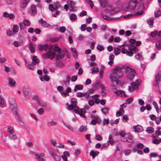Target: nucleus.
<instances>
[{"label":"nucleus","instance_id":"obj_41","mask_svg":"<svg viewBox=\"0 0 161 161\" xmlns=\"http://www.w3.org/2000/svg\"><path fill=\"white\" fill-rule=\"evenodd\" d=\"M54 52H58V53L61 52V49L58 46H54L53 47Z\"/></svg>","mask_w":161,"mask_h":161},{"label":"nucleus","instance_id":"obj_42","mask_svg":"<svg viewBox=\"0 0 161 161\" xmlns=\"http://www.w3.org/2000/svg\"><path fill=\"white\" fill-rule=\"evenodd\" d=\"M67 3L70 6V7L72 8H73V7L75 5V3L71 1H68Z\"/></svg>","mask_w":161,"mask_h":161},{"label":"nucleus","instance_id":"obj_32","mask_svg":"<svg viewBox=\"0 0 161 161\" xmlns=\"http://www.w3.org/2000/svg\"><path fill=\"white\" fill-rule=\"evenodd\" d=\"M120 51V50L119 48L114 47V53L115 55H116L119 54Z\"/></svg>","mask_w":161,"mask_h":161},{"label":"nucleus","instance_id":"obj_13","mask_svg":"<svg viewBox=\"0 0 161 161\" xmlns=\"http://www.w3.org/2000/svg\"><path fill=\"white\" fill-rule=\"evenodd\" d=\"M15 118L17 120L18 122L19 123V124L22 126H24L25 125V123L22 119V118L19 116L18 113L17 112H16L15 113Z\"/></svg>","mask_w":161,"mask_h":161},{"label":"nucleus","instance_id":"obj_7","mask_svg":"<svg viewBox=\"0 0 161 161\" xmlns=\"http://www.w3.org/2000/svg\"><path fill=\"white\" fill-rule=\"evenodd\" d=\"M136 1H131L129 3L128 6H125L124 7V9L130 8L131 10H133L135 8L136 6Z\"/></svg>","mask_w":161,"mask_h":161},{"label":"nucleus","instance_id":"obj_16","mask_svg":"<svg viewBox=\"0 0 161 161\" xmlns=\"http://www.w3.org/2000/svg\"><path fill=\"white\" fill-rule=\"evenodd\" d=\"M124 105V104H123L122 105H120V108L119 109V110L116 112V115L117 116H120L123 115V114L124 113V110L122 108L123 106Z\"/></svg>","mask_w":161,"mask_h":161},{"label":"nucleus","instance_id":"obj_36","mask_svg":"<svg viewBox=\"0 0 161 161\" xmlns=\"http://www.w3.org/2000/svg\"><path fill=\"white\" fill-rule=\"evenodd\" d=\"M92 117L94 119L97 120L98 123H99L101 122V120L96 115H93L92 116Z\"/></svg>","mask_w":161,"mask_h":161},{"label":"nucleus","instance_id":"obj_48","mask_svg":"<svg viewBox=\"0 0 161 161\" xmlns=\"http://www.w3.org/2000/svg\"><path fill=\"white\" fill-rule=\"evenodd\" d=\"M156 45L157 48L158 49L161 47V41H158L156 43Z\"/></svg>","mask_w":161,"mask_h":161},{"label":"nucleus","instance_id":"obj_19","mask_svg":"<svg viewBox=\"0 0 161 161\" xmlns=\"http://www.w3.org/2000/svg\"><path fill=\"white\" fill-rule=\"evenodd\" d=\"M32 64L35 65L38 64L39 62V60L37 58L36 56H33L32 57Z\"/></svg>","mask_w":161,"mask_h":161},{"label":"nucleus","instance_id":"obj_61","mask_svg":"<svg viewBox=\"0 0 161 161\" xmlns=\"http://www.w3.org/2000/svg\"><path fill=\"white\" fill-rule=\"evenodd\" d=\"M48 8L49 10L52 12L54 10H55V9L53 6L51 4L49 5Z\"/></svg>","mask_w":161,"mask_h":161},{"label":"nucleus","instance_id":"obj_38","mask_svg":"<svg viewBox=\"0 0 161 161\" xmlns=\"http://www.w3.org/2000/svg\"><path fill=\"white\" fill-rule=\"evenodd\" d=\"M157 129L158 130L155 132V134L156 136H158L161 135V128L158 127Z\"/></svg>","mask_w":161,"mask_h":161},{"label":"nucleus","instance_id":"obj_11","mask_svg":"<svg viewBox=\"0 0 161 161\" xmlns=\"http://www.w3.org/2000/svg\"><path fill=\"white\" fill-rule=\"evenodd\" d=\"M37 104L41 107H43L45 109H50L49 106L43 101L40 100Z\"/></svg>","mask_w":161,"mask_h":161},{"label":"nucleus","instance_id":"obj_47","mask_svg":"<svg viewBox=\"0 0 161 161\" xmlns=\"http://www.w3.org/2000/svg\"><path fill=\"white\" fill-rule=\"evenodd\" d=\"M64 66V65L63 63L60 62H59L56 63V66L58 67L61 68L63 67Z\"/></svg>","mask_w":161,"mask_h":161},{"label":"nucleus","instance_id":"obj_15","mask_svg":"<svg viewBox=\"0 0 161 161\" xmlns=\"http://www.w3.org/2000/svg\"><path fill=\"white\" fill-rule=\"evenodd\" d=\"M133 128L134 130V131L135 132H141L143 130L142 127V126L138 125L134 126L133 127Z\"/></svg>","mask_w":161,"mask_h":161},{"label":"nucleus","instance_id":"obj_58","mask_svg":"<svg viewBox=\"0 0 161 161\" xmlns=\"http://www.w3.org/2000/svg\"><path fill=\"white\" fill-rule=\"evenodd\" d=\"M14 45L16 47H18L20 46L21 45V43L17 41H14Z\"/></svg>","mask_w":161,"mask_h":161},{"label":"nucleus","instance_id":"obj_26","mask_svg":"<svg viewBox=\"0 0 161 161\" xmlns=\"http://www.w3.org/2000/svg\"><path fill=\"white\" fill-rule=\"evenodd\" d=\"M65 55V54H62L61 52H60L58 53V54L57 55L55 54V55L56 56V59L58 60L64 58Z\"/></svg>","mask_w":161,"mask_h":161},{"label":"nucleus","instance_id":"obj_57","mask_svg":"<svg viewBox=\"0 0 161 161\" xmlns=\"http://www.w3.org/2000/svg\"><path fill=\"white\" fill-rule=\"evenodd\" d=\"M112 8L110 6H108L107 7L106 9V11L107 12H110V13H111L112 10Z\"/></svg>","mask_w":161,"mask_h":161},{"label":"nucleus","instance_id":"obj_45","mask_svg":"<svg viewBox=\"0 0 161 161\" xmlns=\"http://www.w3.org/2000/svg\"><path fill=\"white\" fill-rule=\"evenodd\" d=\"M15 33L13 31H11L9 30H8L7 31V34L8 36H11L13 35Z\"/></svg>","mask_w":161,"mask_h":161},{"label":"nucleus","instance_id":"obj_39","mask_svg":"<svg viewBox=\"0 0 161 161\" xmlns=\"http://www.w3.org/2000/svg\"><path fill=\"white\" fill-rule=\"evenodd\" d=\"M23 24L25 26H29L30 25V22L28 20L24 19L23 20Z\"/></svg>","mask_w":161,"mask_h":161},{"label":"nucleus","instance_id":"obj_54","mask_svg":"<svg viewBox=\"0 0 161 161\" xmlns=\"http://www.w3.org/2000/svg\"><path fill=\"white\" fill-rule=\"evenodd\" d=\"M98 71H99V69H98V67H94L92 69V73H93L95 72H98Z\"/></svg>","mask_w":161,"mask_h":161},{"label":"nucleus","instance_id":"obj_62","mask_svg":"<svg viewBox=\"0 0 161 161\" xmlns=\"http://www.w3.org/2000/svg\"><path fill=\"white\" fill-rule=\"evenodd\" d=\"M37 112L39 114H42L44 112V110L42 108H40L38 110Z\"/></svg>","mask_w":161,"mask_h":161},{"label":"nucleus","instance_id":"obj_51","mask_svg":"<svg viewBox=\"0 0 161 161\" xmlns=\"http://www.w3.org/2000/svg\"><path fill=\"white\" fill-rule=\"evenodd\" d=\"M153 19H148L147 20V24L150 26L153 25Z\"/></svg>","mask_w":161,"mask_h":161},{"label":"nucleus","instance_id":"obj_4","mask_svg":"<svg viewBox=\"0 0 161 161\" xmlns=\"http://www.w3.org/2000/svg\"><path fill=\"white\" fill-rule=\"evenodd\" d=\"M125 71L127 74V77L129 79L131 80L134 78L136 74L134 69H131L127 66L125 67Z\"/></svg>","mask_w":161,"mask_h":161},{"label":"nucleus","instance_id":"obj_20","mask_svg":"<svg viewBox=\"0 0 161 161\" xmlns=\"http://www.w3.org/2000/svg\"><path fill=\"white\" fill-rule=\"evenodd\" d=\"M31 9L32 12V14L34 15L37 13V10L36 6L34 4H32L31 6Z\"/></svg>","mask_w":161,"mask_h":161},{"label":"nucleus","instance_id":"obj_29","mask_svg":"<svg viewBox=\"0 0 161 161\" xmlns=\"http://www.w3.org/2000/svg\"><path fill=\"white\" fill-rule=\"evenodd\" d=\"M147 132L149 133H152L153 132L154 129L153 128L151 127H149L147 128Z\"/></svg>","mask_w":161,"mask_h":161},{"label":"nucleus","instance_id":"obj_60","mask_svg":"<svg viewBox=\"0 0 161 161\" xmlns=\"http://www.w3.org/2000/svg\"><path fill=\"white\" fill-rule=\"evenodd\" d=\"M151 158H155L158 156V154L155 153H150V155Z\"/></svg>","mask_w":161,"mask_h":161},{"label":"nucleus","instance_id":"obj_14","mask_svg":"<svg viewBox=\"0 0 161 161\" xmlns=\"http://www.w3.org/2000/svg\"><path fill=\"white\" fill-rule=\"evenodd\" d=\"M89 96V93H82L81 92H78L77 94V97H85L86 98H88Z\"/></svg>","mask_w":161,"mask_h":161},{"label":"nucleus","instance_id":"obj_55","mask_svg":"<svg viewBox=\"0 0 161 161\" xmlns=\"http://www.w3.org/2000/svg\"><path fill=\"white\" fill-rule=\"evenodd\" d=\"M87 2L88 3L90 4V6L92 8H93L94 4L92 1L91 0H86Z\"/></svg>","mask_w":161,"mask_h":161},{"label":"nucleus","instance_id":"obj_17","mask_svg":"<svg viewBox=\"0 0 161 161\" xmlns=\"http://www.w3.org/2000/svg\"><path fill=\"white\" fill-rule=\"evenodd\" d=\"M115 93L118 96L120 95L121 97H127V96L123 91L118 90L115 92Z\"/></svg>","mask_w":161,"mask_h":161},{"label":"nucleus","instance_id":"obj_37","mask_svg":"<svg viewBox=\"0 0 161 161\" xmlns=\"http://www.w3.org/2000/svg\"><path fill=\"white\" fill-rule=\"evenodd\" d=\"M4 102L3 98L0 96V105H1V107L3 108L5 107L4 105Z\"/></svg>","mask_w":161,"mask_h":161},{"label":"nucleus","instance_id":"obj_2","mask_svg":"<svg viewBox=\"0 0 161 161\" xmlns=\"http://www.w3.org/2000/svg\"><path fill=\"white\" fill-rule=\"evenodd\" d=\"M129 42L130 44L128 46V49L124 48L122 49L121 52L123 54L127 53L128 56L131 57L133 54L136 53L137 48L134 45L136 42L135 40L131 39L129 40Z\"/></svg>","mask_w":161,"mask_h":161},{"label":"nucleus","instance_id":"obj_30","mask_svg":"<svg viewBox=\"0 0 161 161\" xmlns=\"http://www.w3.org/2000/svg\"><path fill=\"white\" fill-rule=\"evenodd\" d=\"M79 130L80 132H85L86 130V128L85 126H81L79 129Z\"/></svg>","mask_w":161,"mask_h":161},{"label":"nucleus","instance_id":"obj_3","mask_svg":"<svg viewBox=\"0 0 161 161\" xmlns=\"http://www.w3.org/2000/svg\"><path fill=\"white\" fill-rule=\"evenodd\" d=\"M54 45H52L51 44L48 45L46 49L47 50H48V51L47 52L46 54H43V56L45 58H50L51 59H53L54 58V56L55 55V53L53 52H51L52 50L53 49L54 47Z\"/></svg>","mask_w":161,"mask_h":161},{"label":"nucleus","instance_id":"obj_1","mask_svg":"<svg viewBox=\"0 0 161 161\" xmlns=\"http://www.w3.org/2000/svg\"><path fill=\"white\" fill-rule=\"evenodd\" d=\"M123 66H116L113 70L112 73L110 75V79L113 85L116 86L120 83V81L118 80L122 75L121 70L123 68Z\"/></svg>","mask_w":161,"mask_h":161},{"label":"nucleus","instance_id":"obj_5","mask_svg":"<svg viewBox=\"0 0 161 161\" xmlns=\"http://www.w3.org/2000/svg\"><path fill=\"white\" fill-rule=\"evenodd\" d=\"M9 106L11 109L14 111L15 113L17 112V104L15 103L14 99L13 98H10L9 99Z\"/></svg>","mask_w":161,"mask_h":161},{"label":"nucleus","instance_id":"obj_43","mask_svg":"<svg viewBox=\"0 0 161 161\" xmlns=\"http://www.w3.org/2000/svg\"><path fill=\"white\" fill-rule=\"evenodd\" d=\"M99 81L97 80H96V81L92 85V87L93 89H96V88L97 86H99Z\"/></svg>","mask_w":161,"mask_h":161},{"label":"nucleus","instance_id":"obj_9","mask_svg":"<svg viewBox=\"0 0 161 161\" xmlns=\"http://www.w3.org/2000/svg\"><path fill=\"white\" fill-rule=\"evenodd\" d=\"M50 154H51L52 158L55 161H60V160L61 159V157L57 154L54 153L52 150H51L50 151Z\"/></svg>","mask_w":161,"mask_h":161},{"label":"nucleus","instance_id":"obj_35","mask_svg":"<svg viewBox=\"0 0 161 161\" xmlns=\"http://www.w3.org/2000/svg\"><path fill=\"white\" fill-rule=\"evenodd\" d=\"M71 102L72 104L75 106L77 103V99L76 98H73L71 99Z\"/></svg>","mask_w":161,"mask_h":161},{"label":"nucleus","instance_id":"obj_64","mask_svg":"<svg viewBox=\"0 0 161 161\" xmlns=\"http://www.w3.org/2000/svg\"><path fill=\"white\" fill-rule=\"evenodd\" d=\"M95 138L98 141H101L102 139V137L100 135L97 134L95 136Z\"/></svg>","mask_w":161,"mask_h":161},{"label":"nucleus","instance_id":"obj_12","mask_svg":"<svg viewBox=\"0 0 161 161\" xmlns=\"http://www.w3.org/2000/svg\"><path fill=\"white\" fill-rule=\"evenodd\" d=\"M30 1L31 0H21L20 3V7L23 9H25Z\"/></svg>","mask_w":161,"mask_h":161},{"label":"nucleus","instance_id":"obj_18","mask_svg":"<svg viewBox=\"0 0 161 161\" xmlns=\"http://www.w3.org/2000/svg\"><path fill=\"white\" fill-rule=\"evenodd\" d=\"M47 44L46 43L43 45H42L41 44H39L38 45L37 47L38 48V50L39 51H41L43 50H45V51H47V49L46 48L47 47Z\"/></svg>","mask_w":161,"mask_h":161},{"label":"nucleus","instance_id":"obj_56","mask_svg":"<svg viewBox=\"0 0 161 161\" xmlns=\"http://www.w3.org/2000/svg\"><path fill=\"white\" fill-rule=\"evenodd\" d=\"M97 48L98 50L100 51H102L104 49V47L100 45H98L97 46Z\"/></svg>","mask_w":161,"mask_h":161},{"label":"nucleus","instance_id":"obj_44","mask_svg":"<svg viewBox=\"0 0 161 161\" xmlns=\"http://www.w3.org/2000/svg\"><path fill=\"white\" fill-rule=\"evenodd\" d=\"M77 18V16L75 14H72L70 16V19L71 20L75 19Z\"/></svg>","mask_w":161,"mask_h":161},{"label":"nucleus","instance_id":"obj_8","mask_svg":"<svg viewBox=\"0 0 161 161\" xmlns=\"http://www.w3.org/2000/svg\"><path fill=\"white\" fill-rule=\"evenodd\" d=\"M161 75V71L158 72V74L155 75V80L153 82V85L156 86L158 85L160 81V77Z\"/></svg>","mask_w":161,"mask_h":161},{"label":"nucleus","instance_id":"obj_22","mask_svg":"<svg viewBox=\"0 0 161 161\" xmlns=\"http://www.w3.org/2000/svg\"><path fill=\"white\" fill-rule=\"evenodd\" d=\"M29 46L31 52L32 53H34V49L36 46L35 45H34L32 42H30L29 44Z\"/></svg>","mask_w":161,"mask_h":161},{"label":"nucleus","instance_id":"obj_63","mask_svg":"<svg viewBox=\"0 0 161 161\" xmlns=\"http://www.w3.org/2000/svg\"><path fill=\"white\" fill-rule=\"evenodd\" d=\"M27 68L31 70H33L34 69V67L31 64H29L26 66Z\"/></svg>","mask_w":161,"mask_h":161},{"label":"nucleus","instance_id":"obj_46","mask_svg":"<svg viewBox=\"0 0 161 161\" xmlns=\"http://www.w3.org/2000/svg\"><path fill=\"white\" fill-rule=\"evenodd\" d=\"M131 86L135 90H137L138 88L137 84L135 82L131 83Z\"/></svg>","mask_w":161,"mask_h":161},{"label":"nucleus","instance_id":"obj_27","mask_svg":"<svg viewBox=\"0 0 161 161\" xmlns=\"http://www.w3.org/2000/svg\"><path fill=\"white\" fill-rule=\"evenodd\" d=\"M100 3L101 6L103 8H105L108 3L107 0H100Z\"/></svg>","mask_w":161,"mask_h":161},{"label":"nucleus","instance_id":"obj_34","mask_svg":"<svg viewBox=\"0 0 161 161\" xmlns=\"http://www.w3.org/2000/svg\"><path fill=\"white\" fill-rule=\"evenodd\" d=\"M13 31L14 33L17 32L19 31V26L17 25H14L13 26Z\"/></svg>","mask_w":161,"mask_h":161},{"label":"nucleus","instance_id":"obj_52","mask_svg":"<svg viewBox=\"0 0 161 161\" xmlns=\"http://www.w3.org/2000/svg\"><path fill=\"white\" fill-rule=\"evenodd\" d=\"M161 15V10H158L155 13V16L157 17H158L160 15Z\"/></svg>","mask_w":161,"mask_h":161},{"label":"nucleus","instance_id":"obj_23","mask_svg":"<svg viewBox=\"0 0 161 161\" xmlns=\"http://www.w3.org/2000/svg\"><path fill=\"white\" fill-rule=\"evenodd\" d=\"M120 11V9L118 7H116L114 9H112L111 13H110V14L111 15H113L117 13V12Z\"/></svg>","mask_w":161,"mask_h":161},{"label":"nucleus","instance_id":"obj_33","mask_svg":"<svg viewBox=\"0 0 161 161\" xmlns=\"http://www.w3.org/2000/svg\"><path fill=\"white\" fill-rule=\"evenodd\" d=\"M109 108L107 107H104L101 109V111L105 114H106L108 112Z\"/></svg>","mask_w":161,"mask_h":161},{"label":"nucleus","instance_id":"obj_21","mask_svg":"<svg viewBox=\"0 0 161 161\" xmlns=\"http://www.w3.org/2000/svg\"><path fill=\"white\" fill-rule=\"evenodd\" d=\"M99 153V152L97 151H94L92 150L91 151L90 154L92 156L93 158H94L95 157L97 156Z\"/></svg>","mask_w":161,"mask_h":161},{"label":"nucleus","instance_id":"obj_40","mask_svg":"<svg viewBox=\"0 0 161 161\" xmlns=\"http://www.w3.org/2000/svg\"><path fill=\"white\" fill-rule=\"evenodd\" d=\"M56 124V122L53 121H51L48 122L47 123V125L49 126H51L52 125H55Z\"/></svg>","mask_w":161,"mask_h":161},{"label":"nucleus","instance_id":"obj_10","mask_svg":"<svg viewBox=\"0 0 161 161\" xmlns=\"http://www.w3.org/2000/svg\"><path fill=\"white\" fill-rule=\"evenodd\" d=\"M35 156L36 157V158L39 161H45V159L44 158V154L42 153L40 154L37 153L35 154Z\"/></svg>","mask_w":161,"mask_h":161},{"label":"nucleus","instance_id":"obj_59","mask_svg":"<svg viewBox=\"0 0 161 161\" xmlns=\"http://www.w3.org/2000/svg\"><path fill=\"white\" fill-rule=\"evenodd\" d=\"M33 98L35 99L37 102V103L40 101L41 100L40 98L37 95H34L33 96Z\"/></svg>","mask_w":161,"mask_h":161},{"label":"nucleus","instance_id":"obj_28","mask_svg":"<svg viewBox=\"0 0 161 161\" xmlns=\"http://www.w3.org/2000/svg\"><path fill=\"white\" fill-rule=\"evenodd\" d=\"M23 94L25 97L26 98H29L30 96L31 95L29 92L26 90H25L23 91Z\"/></svg>","mask_w":161,"mask_h":161},{"label":"nucleus","instance_id":"obj_49","mask_svg":"<svg viewBox=\"0 0 161 161\" xmlns=\"http://www.w3.org/2000/svg\"><path fill=\"white\" fill-rule=\"evenodd\" d=\"M74 105L72 104H70L69 105H68L67 108L69 110H72L73 109H74H74L75 107H77L76 106H74Z\"/></svg>","mask_w":161,"mask_h":161},{"label":"nucleus","instance_id":"obj_50","mask_svg":"<svg viewBox=\"0 0 161 161\" xmlns=\"http://www.w3.org/2000/svg\"><path fill=\"white\" fill-rule=\"evenodd\" d=\"M9 139L11 140H14L16 139V137L15 135L12 134L9 135Z\"/></svg>","mask_w":161,"mask_h":161},{"label":"nucleus","instance_id":"obj_6","mask_svg":"<svg viewBox=\"0 0 161 161\" xmlns=\"http://www.w3.org/2000/svg\"><path fill=\"white\" fill-rule=\"evenodd\" d=\"M74 112L76 113L79 114L80 116L85 119L86 118V117L84 115V114L86 112V110L85 108L79 109L77 107H75L74 109Z\"/></svg>","mask_w":161,"mask_h":161},{"label":"nucleus","instance_id":"obj_25","mask_svg":"<svg viewBox=\"0 0 161 161\" xmlns=\"http://www.w3.org/2000/svg\"><path fill=\"white\" fill-rule=\"evenodd\" d=\"M8 83L10 86L12 87L14 86L15 84V81L10 77L8 78Z\"/></svg>","mask_w":161,"mask_h":161},{"label":"nucleus","instance_id":"obj_31","mask_svg":"<svg viewBox=\"0 0 161 161\" xmlns=\"http://www.w3.org/2000/svg\"><path fill=\"white\" fill-rule=\"evenodd\" d=\"M7 131L11 134H13L14 132V131L13 130V128L10 126H8V127Z\"/></svg>","mask_w":161,"mask_h":161},{"label":"nucleus","instance_id":"obj_53","mask_svg":"<svg viewBox=\"0 0 161 161\" xmlns=\"http://www.w3.org/2000/svg\"><path fill=\"white\" fill-rule=\"evenodd\" d=\"M144 13V12L142 11L141 10L140 11H139L136 13L134 14V16H138L143 14Z\"/></svg>","mask_w":161,"mask_h":161},{"label":"nucleus","instance_id":"obj_24","mask_svg":"<svg viewBox=\"0 0 161 161\" xmlns=\"http://www.w3.org/2000/svg\"><path fill=\"white\" fill-rule=\"evenodd\" d=\"M83 88V86L82 85H77L75 86L74 91L76 92L78 90H82Z\"/></svg>","mask_w":161,"mask_h":161}]
</instances>
